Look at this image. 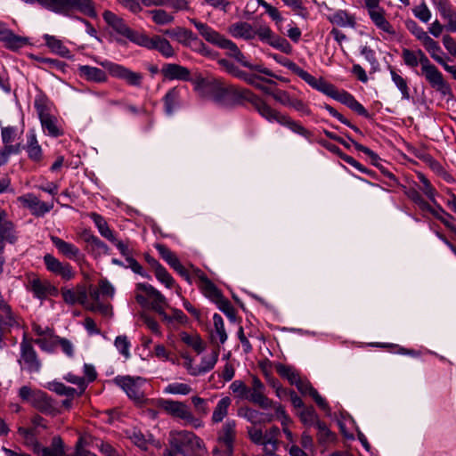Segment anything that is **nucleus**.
Instances as JSON below:
<instances>
[{
    "label": "nucleus",
    "mask_w": 456,
    "mask_h": 456,
    "mask_svg": "<svg viewBox=\"0 0 456 456\" xmlns=\"http://www.w3.org/2000/svg\"><path fill=\"white\" fill-rule=\"evenodd\" d=\"M241 79L243 81H245L246 83H248V85L253 86L254 87L261 90L262 92H264L266 94L269 93L270 88L264 86L261 82H265L268 84H275V82L272 79L265 78L264 77H261V76H258L256 74H249L247 72L244 73Z\"/></svg>",
    "instance_id": "obj_46"
},
{
    "label": "nucleus",
    "mask_w": 456,
    "mask_h": 456,
    "mask_svg": "<svg viewBox=\"0 0 456 456\" xmlns=\"http://www.w3.org/2000/svg\"><path fill=\"white\" fill-rule=\"evenodd\" d=\"M216 305H217L218 309L221 312H223L230 321H236V311L232 306V303L227 298L223 297Z\"/></svg>",
    "instance_id": "obj_59"
},
{
    "label": "nucleus",
    "mask_w": 456,
    "mask_h": 456,
    "mask_svg": "<svg viewBox=\"0 0 456 456\" xmlns=\"http://www.w3.org/2000/svg\"><path fill=\"white\" fill-rule=\"evenodd\" d=\"M136 290L145 293L147 297L151 300V308L154 310L164 322H171L174 320L180 323L187 322V316L180 309L173 308V315L169 316L164 310V306L167 305V299L152 285L148 283H137Z\"/></svg>",
    "instance_id": "obj_3"
},
{
    "label": "nucleus",
    "mask_w": 456,
    "mask_h": 456,
    "mask_svg": "<svg viewBox=\"0 0 456 456\" xmlns=\"http://www.w3.org/2000/svg\"><path fill=\"white\" fill-rule=\"evenodd\" d=\"M0 325L11 330L20 327V317L12 310L11 305L0 309Z\"/></svg>",
    "instance_id": "obj_34"
},
{
    "label": "nucleus",
    "mask_w": 456,
    "mask_h": 456,
    "mask_svg": "<svg viewBox=\"0 0 456 456\" xmlns=\"http://www.w3.org/2000/svg\"><path fill=\"white\" fill-rule=\"evenodd\" d=\"M163 33L164 35L168 36L172 39L176 40L179 44L185 47L187 46V44H189L193 35V32L191 30L183 27H176L171 29H166L165 31H163Z\"/></svg>",
    "instance_id": "obj_38"
},
{
    "label": "nucleus",
    "mask_w": 456,
    "mask_h": 456,
    "mask_svg": "<svg viewBox=\"0 0 456 456\" xmlns=\"http://www.w3.org/2000/svg\"><path fill=\"white\" fill-rule=\"evenodd\" d=\"M334 100L345 104L352 110L355 111L358 115L368 118L369 112L366 109L348 92L338 91Z\"/></svg>",
    "instance_id": "obj_28"
},
{
    "label": "nucleus",
    "mask_w": 456,
    "mask_h": 456,
    "mask_svg": "<svg viewBox=\"0 0 456 456\" xmlns=\"http://www.w3.org/2000/svg\"><path fill=\"white\" fill-rule=\"evenodd\" d=\"M47 388L59 395H63L69 398H74L75 395H77L78 392L70 387H67L61 382L53 381L50 382L47 386Z\"/></svg>",
    "instance_id": "obj_49"
},
{
    "label": "nucleus",
    "mask_w": 456,
    "mask_h": 456,
    "mask_svg": "<svg viewBox=\"0 0 456 456\" xmlns=\"http://www.w3.org/2000/svg\"><path fill=\"white\" fill-rule=\"evenodd\" d=\"M235 438L236 421L228 419L217 433V443L222 449L218 447L214 448L213 454L216 456L221 452L224 456H232Z\"/></svg>",
    "instance_id": "obj_10"
},
{
    "label": "nucleus",
    "mask_w": 456,
    "mask_h": 456,
    "mask_svg": "<svg viewBox=\"0 0 456 456\" xmlns=\"http://www.w3.org/2000/svg\"><path fill=\"white\" fill-rule=\"evenodd\" d=\"M217 63L230 75L241 79L245 71L240 69L234 63L226 60L219 59Z\"/></svg>",
    "instance_id": "obj_58"
},
{
    "label": "nucleus",
    "mask_w": 456,
    "mask_h": 456,
    "mask_svg": "<svg viewBox=\"0 0 456 456\" xmlns=\"http://www.w3.org/2000/svg\"><path fill=\"white\" fill-rule=\"evenodd\" d=\"M405 195L414 203L416 204L420 210L428 209L429 204L427 202L424 198L421 196L419 191L411 187L405 191Z\"/></svg>",
    "instance_id": "obj_55"
},
{
    "label": "nucleus",
    "mask_w": 456,
    "mask_h": 456,
    "mask_svg": "<svg viewBox=\"0 0 456 456\" xmlns=\"http://www.w3.org/2000/svg\"><path fill=\"white\" fill-rule=\"evenodd\" d=\"M91 218L103 238L107 239L110 242L116 241L117 238L103 216L97 213H92Z\"/></svg>",
    "instance_id": "obj_39"
},
{
    "label": "nucleus",
    "mask_w": 456,
    "mask_h": 456,
    "mask_svg": "<svg viewBox=\"0 0 456 456\" xmlns=\"http://www.w3.org/2000/svg\"><path fill=\"white\" fill-rule=\"evenodd\" d=\"M77 73L80 77L87 82L102 84L108 81V75L106 72L97 67L80 65L77 68Z\"/></svg>",
    "instance_id": "obj_25"
},
{
    "label": "nucleus",
    "mask_w": 456,
    "mask_h": 456,
    "mask_svg": "<svg viewBox=\"0 0 456 456\" xmlns=\"http://www.w3.org/2000/svg\"><path fill=\"white\" fill-rule=\"evenodd\" d=\"M20 357L18 360L21 370H25L29 373H37L40 371L42 363L32 345V339L27 338V334L23 335L20 344Z\"/></svg>",
    "instance_id": "obj_9"
},
{
    "label": "nucleus",
    "mask_w": 456,
    "mask_h": 456,
    "mask_svg": "<svg viewBox=\"0 0 456 456\" xmlns=\"http://www.w3.org/2000/svg\"><path fill=\"white\" fill-rule=\"evenodd\" d=\"M229 33L235 38L251 40L255 38V28L246 21H238L228 28Z\"/></svg>",
    "instance_id": "obj_33"
},
{
    "label": "nucleus",
    "mask_w": 456,
    "mask_h": 456,
    "mask_svg": "<svg viewBox=\"0 0 456 456\" xmlns=\"http://www.w3.org/2000/svg\"><path fill=\"white\" fill-rule=\"evenodd\" d=\"M82 239L92 247V253H95V255L109 254L110 248L108 245L90 232L85 231L82 233Z\"/></svg>",
    "instance_id": "obj_36"
},
{
    "label": "nucleus",
    "mask_w": 456,
    "mask_h": 456,
    "mask_svg": "<svg viewBox=\"0 0 456 456\" xmlns=\"http://www.w3.org/2000/svg\"><path fill=\"white\" fill-rule=\"evenodd\" d=\"M295 386L303 395H308L309 396H311L320 409L328 413L330 411V408L327 401L323 397H322V395L312 386L309 380H307L306 379L300 378Z\"/></svg>",
    "instance_id": "obj_18"
},
{
    "label": "nucleus",
    "mask_w": 456,
    "mask_h": 456,
    "mask_svg": "<svg viewBox=\"0 0 456 456\" xmlns=\"http://www.w3.org/2000/svg\"><path fill=\"white\" fill-rule=\"evenodd\" d=\"M407 29L419 41L422 43L428 38V33L419 27L416 21L410 20L406 21Z\"/></svg>",
    "instance_id": "obj_62"
},
{
    "label": "nucleus",
    "mask_w": 456,
    "mask_h": 456,
    "mask_svg": "<svg viewBox=\"0 0 456 456\" xmlns=\"http://www.w3.org/2000/svg\"><path fill=\"white\" fill-rule=\"evenodd\" d=\"M318 429V440L322 443L330 442L335 438V435L328 428L322 421H317L315 424Z\"/></svg>",
    "instance_id": "obj_60"
},
{
    "label": "nucleus",
    "mask_w": 456,
    "mask_h": 456,
    "mask_svg": "<svg viewBox=\"0 0 456 456\" xmlns=\"http://www.w3.org/2000/svg\"><path fill=\"white\" fill-rule=\"evenodd\" d=\"M114 345L118 352L128 359L130 357L131 344L126 336H118L115 339Z\"/></svg>",
    "instance_id": "obj_63"
},
{
    "label": "nucleus",
    "mask_w": 456,
    "mask_h": 456,
    "mask_svg": "<svg viewBox=\"0 0 456 456\" xmlns=\"http://www.w3.org/2000/svg\"><path fill=\"white\" fill-rule=\"evenodd\" d=\"M152 21L159 26L168 25L174 22L175 17L164 9H152L146 12Z\"/></svg>",
    "instance_id": "obj_45"
},
{
    "label": "nucleus",
    "mask_w": 456,
    "mask_h": 456,
    "mask_svg": "<svg viewBox=\"0 0 456 456\" xmlns=\"http://www.w3.org/2000/svg\"><path fill=\"white\" fill-rule=\"evenodd\" d=\"M190 21L194 25L200 36L206 41L218 46L219 48L227 50V53L231 57L235 58L236 55L241 52L234 42L224 37L208 24L198 21L195 19H191Z\"/></svg>",
    "instance_id": "obj_5"
},
{
    "label": "nucleus",
    "mask_w": 456,
    "mask_h": 456,
    "mask_svg": "<svg viewBox=\"0 0 456 456\" xmlns=\"http://www.w3.org/2000/svg\"><path fill=\"white\" fill-rule=\"evenodd\" d=\"M113 381L131 400L134 402L135 404L142 406L148 402V399L145 398L144 394L141 389L142 385L145 382L143 378L117 376Z\"/></svg>",
    "instance_id": "obj_8"
},
{
    "label": "nucleus",
    "mask_w": 456,
    "mask_h": 456,
    "mask_svg": "<svg viewBox=\"0 0 456 456\" xmlns=\"http://www.w3.org/2000/svg\"><path fill=\"white\" fill-rule=\"evenodd\" d=\"M186 47H189L192 51L197 52L204 56H208L211 54V50L194 33Z\"/></svg>",
    "instance_id": "obj_56"
},
{
    "label": "nucleus",
    "mask_w": 456,
    "mask_h": 456,
    "mask_svg": "<svg viewBox=\"0 0 456 456\" xmlns=\"http://www.w3.org/2000/svg\"><path fill=\"white\" fill-rule=\"evenodd\" d=\"M218 356L219 347L217 346L213 350L211 354L203 356L201 358L200 363L197 368H188L190 374L192 376H197L210 371L212 369H214L216 363L217 362Z\"/></svg>",
    "instance_id": "obj_31"
},
{
    "label": "nucleus",
    "mask_w": 456,
    "mask_h": 456,
    "mask_svg": "<svg viewBox=\"0 0 456 456\" xmlns=\"http://www.w3.org/2000/svg\"><path fill=\"white\" fill-rule=\"evenodd\" d=\"M419 64L421 66L422 75L433 89L443 96L452 95L451 86L444 80L439 69L430 62L427 55L419 61Z\"/></svg>",
    "instance_id": "obj_7"
},
{
    "label": "nucleus",
    "mask_w": 456,
    "mask_h": 456,
    "mask_svg": "<svg viewBox=\"0 0 456 456\" xmlns=\"http://www.w3.org/2000/svg\"><path fill=\"white\" fill-rule=\"evenodd\" d=\"M19 201L28 208L32 215L36 216H43L46 213L50 212L53 207V204L49 205L41 201L37 197L31 193L19 197Z\"/></svg>",
    "instance_id": "obj_21"
},
{
    "label": "nucleus",
    "mask_w": 456,
    "mask_h": 456,
    "mask_svg": "<svg viewBox=\"0 0 456 456\" xmlns=\"http://www.w3.org/2000/svg\"><path fill=\"white\" fill-rule=\"evenodd\" d=\"M238 62H240L243 67H246L251 70L257 71L261 74L274 77L275 75L267 68H265L263 65H253L249 61L246 60L245 55L240 52L236 57L234 58Z\"/></svg>",
    "instance_id": "obj_52"
},
{
    "label": "nucleus",
    "mask_w": 456,
    "mask_h": 456,
    "mask_svg": "<svg viewBox=\"0 0 456 456\" xmlns=\"http://www.w3.org/2000/svg\"><path fill=\"white\" fill-rule=\"evenodd\" d=\"M31 405L44 414L54 415L57 412L53 400L41 390L36 395Z\"/></svg>",
    "instance_id": "obj_29"
},
{
    "label": "nucleus",
    "mask_w": 456,
    "mask_h": 456,
    "mask_svg": "<svg viewBox=\"0 0 456 456\" xmlns=\"http://www.w3.org/2000/svg\"><path fill=\"white\" fill-rule=\"evenodd\" d=\"M280 125L289 128L291 132L306 139H309L312 136V133L308 129L303 126L299 122L292 119L288 115H283L281 120H280Z\"/></svg>",
    "instance_id": "obj_40"
},
{
    "label": "nucleus",
    "mask_w": 456,
    "mask_h": 456,
    "mask_svg": "<svg viewBox=\"0 0 456 456\" xmlns=\"http://www.w3.org/2000/svg\"><path fill=\"white\" fill-rule=\"evenodd\" d=\"M422 44L434 61H436L440 65L444 64L445 61L441 56L443 51L436 41L428 37V38H427Z\"/></svg>",
    "instance_id": "obj_48"
},
{
    "label": "nucleus",
    "mask_w": 456,
    "mask_h": 456,
    "mask_svg": "<svg viewBox=\"0 0 456 456\" xmlns=\"http://www.w3.org/2000/svg\"><path fill=\"white\" fill-rule=\"evenodd\" d=\"M151 50L159 52L166 58H171L175 54L169 41L160 36H153V42Z\"/></svg>",
    "instance_id": "obj_44"
},
{
    "label": "nucleus",
    "mask_w": 456,
    "mask_h": 456,
    "mask_svg": "<svg viewBox=\"0 0 456 456\" xmlns=\"http://www.w3.org/2000/svg\"><path fill=\"white\" fill-rule=\"evenodd\" d=\"M268 45L285 53H289L291 51V45L288 40L274 34L273 35L272 39L268 42Z\"/></svg>",
    "instance_id": "obj_64"
},
{
    "label": "nucleus",
    "mask_w": 456,
    "mask_h": 456,
    "mask_svg": "<svg viewBox=\"0 0 456 456\" xmlns=\"http://www.w3.org/2000/svg\"><path fill=\"white\" fill-rule=\"evenodd\" d=\"M198 277L201 282L200 289L203 294L212 302L216 304L224 297L217 287L201 271H199Z\"/></svg>",
    "instance_id": "obj_30"
},
{
    "label": "nucleus",
    "mask_w": 456,
    "mask_h": 456,
    "mask_svg": "<svg viewBox=\"0 0 456 456\" xmlns=\"http://www.w3.org/2000/svg\"><path fill=\"white\" fill-rule=\"evenodd\" d=\"M385 13V10L380 9L379 11L370 12V13H369V16L371 21L378 28L389 35L394 36L395 35V30L394 29L390 22L386 19Z\"/></svg>",
    "instance_id": "obj_35"
},
{
    "label": "nucleus",
    "mask_w": 456,
    "mask_h": 456,
    "mask_svg": "<svg viewBox=\"0 0 456 456\" xmlns=\"http://www.w3.org/2000/svg\"><path fill=\"white\" fill-rule=\"evenodd\" d=\"M298 415L300 420L305 426H312L314 424L315 425L316 422L319 421L318 415L313 406L303 408Z\"/></svg>",
    "instance_id": "obj_54"
},
{
    "label": "nucleus",
    "mask_w": 456,
    "mask_h": 456,
    "mask_svg": "<svg viewBox=\"0 0 456 456\" xmlns=\"http://www.w3.org/2000/svg\"><path fill=\"white\" fill-rule=\"evenodd\" d=\"M275 370L281 378L286 379L294 386L301 378L298 370L291 365H286L279 362L275 364Z\"/></svg>",
    "instance_id": "obj_41"
},
{
    "label": "nucleus",
    "mask_w": 456,
    "mask_h": 456,
    "mask_svg": "<svg viewBox=\"0 0 456 456\" xmlns=\"http://www.w3.org/2000/svg\"><path fill=\"white\" fill-rule=\"evenodd\" d=\"M195 84L197 90L209 93L216 102L224 106L243 104L248 102L252 94L248 89L237 87L220 78L200 77Z\"/></svg>",
    "instance_id": "obj_1"
},
{
    "label": "nucleus",
    "mask_w": 456,
    "mask_h": 456,
    "mask_svg": "<svg viewBox=\"0 0 456 456\" xmlns=\"http://www.w3.org/2000/svg\"><path fill=\"white\" fill-rule=\"evenodd\" d=\"M299 77L314 89H316L317 91L331 97L332 99H334V96H336L338 91L335 86L327 82L322 77L316 78L305 69H303Z\"/></svg>",
    "instance_id": "obj_17"
},
{
    "label": "nucleus",
    "mask_w": 456,
    "mask_h": 456,
    "mask_svg": "<svg viewBox=\"0 0 456 456\" xmlns=\"http://www.w3.org/2000/svg\"><path fill=\"white\" fill-rule=\"evenodd\" d=\"M155 248L162 259L165 260L171 268L180 261L176 255L164 244H156Z\"/></svg>",
    "instance_id": "obj_53"
},
{
    "label": "nucleus",
    "mask_w": 456,
    "mask_h": 456,
    "mask_svg": "<svg viewBox=\"0 0 456 456\" xmlns=\"http://www.w3.org/2000/svg\"><path fill=\"white\" fill-rule=\"evenodd\" d=\"M169 445L164 456H194L203 449V441L191 431H172L169 435Z\"/></svg>",
    "instance_id": "obj_2"
},
{
    "label": "nucleus",
    "mask_w": 456,
    "mask_h": 456,
    "mask_svg": "<svg viewBox=\"0 0 456 456\" xmlns=\"http://www.w3.org/2000/svg\"><path fill=\"white\" fill-rule=\"evenodd\" d=\"M102 18L107 25L117 34L126 38L132 28L127 26L123 18L109 10L103 12Z\"/></svg>",
    "instance_id": "obj_24"
},
{
    "label": "nucleus",
    "mask_w": 456,
    "mask_h": 456,
    "mask_svg": "<svg viewBox=\"0 0 456 456\" xmlns=\"http://www.w3.org/2000/svg\"><path fill=\"white\" fill-rule=\"evenodd\" d=\"M33 452L41 456H65V448L62 439L54 436L50 446H43L38 441L33 444Z\"/></svg>",
    "instance_id": "obj_19"
},
{
    "label": "nucleus",
    "mask_w": 456,
    "mask_h": 456,
    "mask_svg": "<svg viewBox=\"0 0 456 456\" xmlns=\"http://www.w3.org/2000/svg\"><path fill=\"white\" fill-rule=\"evenodd\" d=\"M27 141L23 149L26 150L28 157L34 162H39L43 159V150L37 138L35 129H29L26 134Z\"/></svg>",
    "instance_id": "obj_23"
},
{
    "label": "nucleus",
    "mask_w": 456,
    "mask_h": 456,
    "mask_svg": "<svg viewBox=\"0 0 456 456\" xmlns=\"http://www.w3.org/2000/svg\"><path fill=\"white\" fill-rule=\"evenodd\" d=\"M160 71L164 77L168 80H191L190 69L176 63H165Z\"/></svg>",
    "instance_id": "obj_22"
},
{
    "label": "nucleus",
    "mask_w": 456,
    "mask_h": 456,
    "mask_svg": "<svg viewBox=\"0 0 456 456\" xmlns=\"http://www.w3.org/2000/svg\"><path fill=\"white\" fill-rule=\"evenodd\" d=\"M155 277L168 289L175 285V281L163 265L155 272Z\"/></svg>",
    "instance_id": "obj_61"
},
{
    "label": "nucleus",
    "mask_w": 456,
    "mask_h": 456,
    "mask_svg": "<svg viewBox=\"0 0 456 456\" xmlns=\"http://www.w3.org/2000/svg\"><path fill=\"white\" fill-rule=\"evenodd\" d=\"M181 90L177 87L170 88L164 95L162 101L164 104V111L167 116H173L174 113L181 107Z\"/></svg>",
    "instance_id": "obj_27"
},
{
    "label": "nucleus",
    "mask_w": 456,
    "mask_h": 456,
    "mask_svg": "<svg viewBox=\"0 0 456 456\" xmlns=\"http://www.w3.org/2000/svg\"><path fill=\"white\" fill-rule=\"evenodd\" d=\"M156 406L173 418L184 420L193 428H197L202 426L201 420L194 417L190 407L183 402L160 398L157 400Z\"/></svg>",
    "instance_id": "obj_6"
},
{
    "label": "nucleus",
    "mask_w": 456,
    "mask_h": 456,
    "mask_svg": "<svg viewBox=\"0 0 456 456\" xmlns=\"http://www.w3.org/2000/svg\"><path fill=\"white\" fill-rule=\"evenodd\" d=\"M232 400L229 396H224L220 399L214 409L212 413L211 421L213 423H220L228 414L229 407L231 406Z\"/></svg>",
    "instance_id": "obj_43"
},
{
    "label": "nucleus",
    "mask_w": 456,
    "mask_h": 456,
    "mask_svg": "<svg viewBox=\"0 0 456 456\" xmlns=\"http://www.w3.org/2000/svg\"><path fill=\"white\" fill-rule=\"evenodd\" d=\"M51 241L62 256L71 260L80 259L82 255L76 245L67 242L57 236H51Z\"/></svg>",
    "instance_id": "obj_26"
},
{
    "label": "nucleus",
    "mask_w": 456,
    "mask_h": 456,
    "mask_svg": "<svg viewBox=\"0 0 456 456\" xmlns=\"http://www.w3.org/2000/svg\"><path fill=\"white\" fill-rule=\"evenodd\" d=\"M0 42L6 49L17 52L29 45V38L16 35L5 23L0 22Z\"/></svg>",
    "instance_id": "obj_14"
},
{
    "label": "nucleus",
    "mask_w": 456,
    "mask_h": 456,
    "mask_svg": "<svg viewBox=\"0 0 456 456\" xmlns=\"http://www.w3.org/2000/svg\"><path fill=\"white\" fill-rule=\"evenodd\" d=\"M388 69L392 81L401 93L402 99L409 101L411 99V94L407 80L398 74L393 67L389 66Z\"/></svg>",
    "instance_id": "obj_42"
},
{
    "label": "nucleus",
    "mask_w": 456,
    "mask_h": 456,
    "mask_svg": "<svg viewBox=\"0 0 456 456\" xmlns=\"http://www.w3.org/2000/svg\"><path fill=\"white\" fill-rule=\"evenodd\" d=\"M94 61L105 69L109 74L117 79L126 82L129 86L141 88L143 82V75L141 72L133 71L124 65L110 61L109 60H99L97 57Z\"/></svg>",
    "instance_id": "obj_4"
},
{
    "label": "nucleus",
    "mask_w": 456,
    "mask_h": 456,
    "mask_svg": "<svg viewBox=\"0 0 456 456\" xmlns=\"http://www.w3.org/2000/svg\"><path fill=\"white\" fill-rule=\"evenodd\" d=\"M126 38L131 42L136 44L137 45L145 47L149 50L151 49L153 37H150L146 34L137 33L134 30L131 29Z\"/></svg>",
    "instance_id": "obj_51"
},
{
    "label": "nucleus",
    "mask_w": 456,
    "mask_h": 456,
    "mask_svg": "<svg viewBox=\"0 0 456 456\" xmlns=\"http://www.w3.org/2000/svg\"><path fill=\"white\" fill-rule=\"evenodd\" d=\"M432 1L440 15L447 21L446 29L454 32L456 28V8L452 6L449 0Z\"/></svg>",
    "instance_id": "obj_20"
},
{
    "label": "nucleus",
    "mask_w": 456,
    "mask_h": 456,
    "mask_svg": "<svg viewBox=\"0 0 456 456\" xmlns=\"http://www.w3.org/2000/svg\"><path fill=\"white\" fill-rule=\"evenodd\" d=\"M18 239L16 225L7 218L5 210L0 208V254L4 253L6 243L13 245Z\"/></svg>",
    "instance_id": "obj_12"
},
{
    "label": "nucleus",
    "mask_w": 456,
    "mask_h": 456,
    "mask_svg": "<svg viewBox=\"0 0 456 456\" xmlns=\"http://www.w3.org/2000/svg\"><path fill=\"white\" fill-rule=\"evenodd\" d=\"M43 38L45 42V45L51 49L53 53L64 58L70 57V52L69 48L64 45L61 40L58 39L54 36L48 34L44 35Z\"/></svg>",
    "instance_id": "obj_37"
},
{
    "label": "nucleus",
    "mask_w": 456,
    "mask_h": 456,
    "mask_svg": "<svg viewBox=\"0 0 456 456\" xmlns=\"http://www.w3.org/2000/svg\"><path fill=\"white\" fill-rule=\"evenodd\" d=\"M254 107V109L258 112V114L266 119L268 122H277L280 124V120H281L284 114L280 111L273 109L270 105H268L263 99L255 94H251L248 102Z\"/></svg>",
    "instance_id": "obj_15"
},
{
    "label": "nucleus",
    "mask_w": 456,
    "mask_h": 456,
    "mask_svg": "<svg viewBox=\"0 0 456 456\" xmlns=\"http://www.w3.org/2000/svg\"><path fill=\"white\" fill-rule=\"evenodd\" d=\"M43 260L46 270L53 274L61 277L63 281H69L75 278L76 273L70 264L67 262H61L52 254L45 255Z\"/></svg>",
    "instance_id": "obj_13"
},
{
    "label": "nucleus",
    "mask_w": 456,
    "mask_h": 456,
    "mask_svg": "<svg viewBox=\"0 0 456 456\" xmlns=\"http://www.w3.org/2000/svg\"><path fill=\"white\" fill-rule=\"evenodd\" d=\"M28 289L32 292L34 297L45 300L48 297H57L59 289L46 279H40L34 275L28 279Z\"/></svg>",
    "instance_id": "obj_11"
},
{
    "label": "nucleus",
    "mask_w": 456,
    "mask_h": 456,
    "mask_svg": "<svg viewBox=\"0 0 456 456\" xmlns=\"http://www.w3.org/2000/svg\"><path fill=\"white\" fill-rule=\"evenodd\" d=\"M330 23L341 28H354L356 25V18L354 14L346 10H337L328 16Z\"/></svg>",
    "instance_id": "obj_32"
},
{
    "label": "nucleus",
    "mask_w": 456,
    "mask_h": 456,
    "mask_svg": "<svg viewBox=\"0 0 456 456\" xmlns=\"http://www.w3.org/2000/svg\"><path fill=\"white\" fill-rule=\"evenodd\" d=\"M267 94L271 95L276 102L286 107H289L293 100V97H291L287 91L277 88H270L269 93Z\"/></svg>",
    "instance_id": "obj_57"
},
{
    "label": "nucleus",
    "mask_w": 456,
    "mask_h": 456,
    "mask_svg": "<svg viewBox=\"0 0 456 456\" xmlns=\"http://www.w3.org/2000/svg\"><path fill=\"white\" fill-rule=\"evenodd\" d=\"M42 127L50 136L58 137L61 134V132L56 125V119L50 114L43 116L40 118Z\"/></svg>",
    "instance_id": "obj_50"
},
{
    "label": "nucleus",
    "mask_w": 456,
    "mask_h": 456,
    "mask_svg": "<svg viewBox=\"0 0 456 456\" xmlns=\"http://www.w3.org/2000/svg\"><path fill=\"white\" fill-rule=\"evenodd\" d=\"M214 330L211 332V338L214 341L218 338L221 344L227 340V333L224 329V323L222 316L218 314L213 315Z\"/></svg>",
    "instance_id": "obj_47"
},
{
    "label": "nucleus",
    "mask_w": 456,
    "mask_h": 456,
    "mask_svg": "<svg viewBox=\"0 0 456 456\" xmlns=\"http://www.w3.org/2000/svg\"><path fill=\"white\" fill-rule=\"evenodd\" d=\"M249 389L250 392L248 394V401L258 405L264 410L273 407V402L265 395V385L257 377H253L252 387Z\"/></svg>",
    "instance_id": "obj_16"
}]
</instances>
